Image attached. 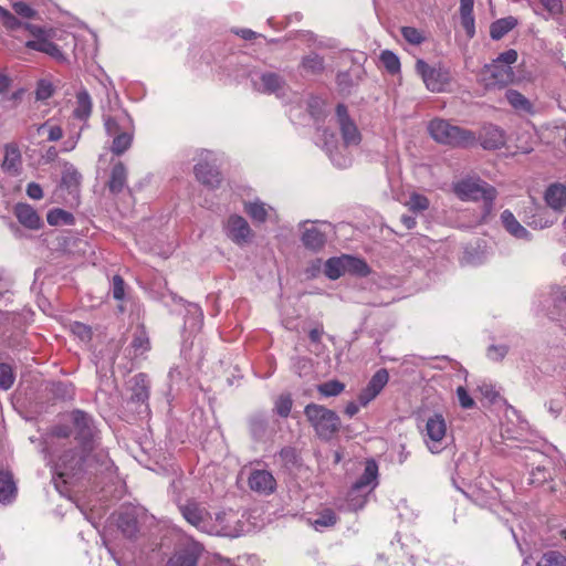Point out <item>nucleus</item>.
<instances>
[{"instance_id":"6","label":"nucleus","mask_w":566,"mask_h":566,"mask_svg":"<svg viewBox=\"0 0 566 566\" xmlns=\"http://www.w3.org/2000/svg\"><path fill=\"white\" fill-rule=\"evenodd\" d=\"M378 465L374 460H368L364 473L354 483L348 494L349 506L353 510H360L366 503V496L356 495V493L369 489L371 491L377 485Z\"/></svg>"},{"instance_id":"3","label":"nucleus","mask_w":566,"mask_h":566,"mask_svg":"<svg viewBox=\"0 0 566 566\" xmlns=\"http://www.w3.org/2000/svg\"><path fill=\"white\" fill-rule=\"evenodd\" d=\"M304 415L321 440L329 441L340 429L339 416L323 405L314 402L306 405Z\"/></svg>"},{"instance_id":"8","label":"nucleus","mask_w":566,"mask_h":566,"mask_svg":"<svg viewBox=\"0 0 566 566\" xmlns=\"http://www.w3.org/2000/svg\"><path fill=\"white\" fill-rule=\"evenodd\" d=\"M216 161L217 158L213 153L202 150L200 153V160L193 168L197 180L212 189L221 184V174L216 166Z\"/></svg>"},{"instance_id":"11","label":"nucleus","mask_w":566,"mask_h":566,"mask_svg":"<svg viewBox=\"0 0 566 566\" xmlns=\"http://www.w3.org/2000/svg\"><path fill=\"white\" fill-rule=\"evenodd\" d=\"M558 217L535 202L524 209V221L533 229L542 230L552 227Z\"/></svg>"},{"instance_id":"9","label":"nucleus","mask_w":566,"mask_h":566,"mask_svg":"<svg viewBox=\"0 0 566 566\" xmlns=\"http://www.w3.org/2000/svg\"><path fill=\"white\" fill-rule=\"evenodd\" d=\"M447 436V423L441 413H434L427 419L423 433V441L430 452L440 453L444 446L443 441Z\"/></svg>"},{"instance_id":"57","label":"nucleus","mask_w":566,"mask_h":566,"mask_svg":"<svg viewBox=\"0 0 566 566\" xmlns=\"http://www.w3.org/2000/svg\"><path fill=\"white\" fill-rule=\"evenodd\" d=\"M14 12L23 18H32L34 15V10L24 2H15L13 4Z\"/></svg>"},{"instance_id":"45","label":"nucleus","mask_w":566,"mask_h":566,"mask_svg":"<svg viewBox=\"0 0 566 566\" xmlns=\"http://www.w3.org/2000/svg\"><path fill=\"white\" fill-rule=\"evenodd\" d=\"M380 61L384 64L385 69L390 74H396L400 71V61L399 57L389 50H385L380 53Z\"/></svg>"},{"instance_id":"43","label":"nucleus","mask_w":566,"mask_h":566,"mask_svg":"<svg viewBox=\"0 0 566 566\" xmlns=\"http://www.w3.org/2000/svg\"><path fill=\"white\" fill-rule=\"evenodd\" d=\"M405 205L410 211L420 213L429 208L430 202L426 196L413 192L410 195L409 200Z\"/></svg>"},{"instance_id":"4","label":"nucleus","mask_w":566,"mask_h":566,"mask_svg":"<svg viewBox=\"0 0 566 566\" xmlns=\"http://www.w3.org/2000/svg\"><path fill=\"white\" fill-rule=\"evenodd\" d=\"M179 511L184 518L195 526L197 530L207 534H232L233 532L227 527H220L213 524L211 514L197 502L189 501L179 506Z\"/></svg>"},{"instance_id":"17","label":"nucleus","mask_w":566,"mask_h":566,"mask_svg":"<svg viewBox=\"0 0 566 566\" xmlns=\"http://www.w3.org/2000/svg\"><path fill=\"white\" fill-rule=\"evenodd\" d=\"M104 127L109 136H116L133 129V119L125 111H118L113 115L104 116Z\"/></svg>"},{"instance_id":"15","label":"nucleus","mask_w":566,"mask_h":566,"mask_svg":"<svg viewBox=\"0 0 566 566\" xmlns=\"http://www.w3.org/2000/svg\"><path fill=\"white\" fill-rule=\"evenodd\" d=\"M248 482L252 491L264 495L273 493L276 488L274 476L266 470H253Z\"/></svg>"},{"instance_id":"29","label":"nucleus","mask_w":566,"mask_h":566,"mask_svg":"<svg viewBox=\"0 0 566 566\" xmlns=\"http://www.w3.org/2000/svg\"><path fill=\"white\" fill-rule=\"evenodd\" d=\"M17 488L10 472H0V502L10 503L15 496Z\"/></svg>"},{"instance_id":"12","label":"nucleus","mask_w":566,"mask_h":566,"mask_svg":"<svg viewBox=\"0 0 566 566\" xmlns=\"http://www.w3.org/2000/svg\"><path fill=\"white\" fill-rule=\"evenodd\" d=\"M224 230L227 237L238 245L248 244L253 238V231L248 221L238 214L229 217Z\"/></svg>"},{"instance_id":"53","label":"nucleus","mask_w":566,"mask_h":566,"mask_svg":"<svg viewBox=\"0 0 566 566\" xmlns=\"http://www.w3.org/2000/svg\"><path fill=\"white\" fill-rule=\"evenodd\" d=\"M461 25L463 27L467 35L471 39L475 34V21L473 13L460 14Z\"/></svg>"},{"instance_id":"42","label":"nucleus","mask_w":566,"mask_h":566,"mask_svg":"<svg viewBox=\"0 0 566 566\" xmlns=\"http://www.w3.org/2000/svg\"><path fill=\"white\" fill-rule=\"evenodd\" d=\"M345 265L347 272L358 274L360 276H366L370 272L369 266L365 261L350 255H345Z\"/></svg>"},{"instance_id":"50","label":"nucleus","mask_w":566,"mask_h":566,"mask_svg":"<svg viewBox=\"0 0 566 566\" xmlns=\"http://www.w3.org/2000/svg\"><path fill=\"white\" fill-rule=\"evenodd\" d=\"M292 409V399L290 396L282 395L275 402V410L281 417H287Z\"/></svg>"},{"instance_id":"40","label":"nucleus","mask_w":566,"mask_h":566,"mask_svg":"<svg viewBox=\"0 0 566 566\" xmlns=\"http://www.w3.org/2000/svg\"><path fill=\"white\" fill-rule=\"evenodd\" d=\"M118 527L123 534L127 537H134L138 532V525L136 518L129 514L124 513L118 517Z\"/></svg>"},{"instance_id":"47","label":"nucleus","mask_w":566,"mask_h":566,"mask_svg":"<svg viewBox=\"0 0 566 566\" xmlns=\"http://www.w3.org/2000/svg\"><path fill=\"white\" fill-rule=\"evenodd\" d=\"M401 35L407 42L413 45H419L424 41L422 32L413 27H402Z\"/></svg>"},{"instance_id":"28","label":"nucleus","mask_w":566,"mask_h":566,"mask_svg":"<svg viewBox=\"0 0 566 566\" xmlns=\"http://www.w3.org/2000/svg\"><path fill=\"white\" fill-rule=\"evenodd\" d=\"M517 25V19L510 15L494 21L490 27V35L493 40L502 39Z\"/></svg>"},{"instance_id":"33","label":"nucleus","mask_w":566,"mask_h":566,"mask_svg":"<svg viewBox=\"0 0 566 566\" xmlns=\"http://www.w3.org/2000/svg\"><path fill=\"white\" fill-rule=\"evenodd\" d=\"M244 211L255 222H264L268 218V208L265 203L260 200L245 202Z\"/></svg>"},{"instance_id":"39","label":"nucleus","mask_w":566,"mask_h":566,"mask_svg":"<svg viewBox=\"0 0 566 566\" xmlns=\"http://www.w3.org/2000/svg\"><path fill=\"white\" fill-rule=\"evenodd\" d=\"M46 220L51 226H69L74 223L73 214L62 209L51 210L48 213Z\"/></svg>"},{"instance_id":"52","label":"nucleus","mask_w":566,"mask_h":566,"mask_svg":"<svg viewBox=\"0 0 566 566\" xmlns=\"http://www.w3.org/2000/svg\"><path fill=\"white\" fill-rule=\"evenodd\" d=\"M112 294L115 300H123L125 296V282L120 275L113 276Z\"/></svg>"},{"instance_id":"63","label":"nucleus","mask_w":566,"mask_h":566,"mask_svg":"<svg viewBox=\"0 0 566 566\" xmlns=\"http://www.w3.org/2000/svg\"><path fill=\"white\" fill-rule=\"evenodd\" d=\"M3 23L9 29H18L21 27V22L12 14L10 13L4 20Z\"/></svg>"},{"instance_id":"54","label":"nucleus","mask_w":566,"mask_h":566,"mask_svg":"<svg viewBox=\"0 0 566 566\" xmlns=\"http://www.w3.org/2000/svg\"><path fill=\"white\" fill-rule=\"evenodd\" d=\"M517 60V52L513 49H510L503 53H501L494 61L499 62L502 65L511 66Z\"/></svg>"},{"instance_id":"25","label":"nucleus","mask_w":566,"mask_h":566,"mask_svg":"<svg viewBox=\"0 0 566 566\" xmlns=\"http://www.w3.org/2000/svg\"><path fill=\"white\" fill-rule=\"evenodd\" d=\"M302 242L308 249L319 250L326 242V235L316 226L312 224L310 228H305Z\"/></svg>"},{"instance_id":"14","label":"nucleus","mask_w":566,"mask_h":566,"mask_svg":"<svg viewBox=\"0 0 566 566\" xmlns=\"http://www.w3.org/2000/svg\"><path fill=\"white\" fill-rule=\"evenodd\" d=\"M478 142L484 149H499L506 144V135L500 127L489 124L484 125L480 134L476 135Z\"/></svg>"},{"instance_id":"23","label":"nucleus","mask_w":566,"mask_h":566,"mask_svg":"<svg viewBox=\"0 0 566 566\" xmlns=\"http://www.w3.org/2000/svg\"><path fill=\"white\" fill-rule=\"evenodd\" d=\"M501 221L507 232L517 239L530 240L531 233L520 223L510 210H504L501 214Z\"/></svg>"},{"instance_id":"48","label":"nucleus","mask_w":566,"mask_h":566,"mask_svg":"<svg viewBox=\"0 0 566 566\" xmlns=\"http://www.w3.org/2000/svg\"><path fill=\"white\" fill-rule=\"evenodd\" d=\"M543 6L544 10L548 13V17L556 18L563 13L562 0H538Z\"/></svg>"},{"instance_id":"61","label":"nucleus","mask_w":566,"mask_h":566,"mask_svg":"<svg viewBox=\"0 0 566 566\" xmlns=\"http://www.w3.org/2000/svg\"><path fill=\"white\" fill-rule=\"evenodd\" d=\"M12 83V80L6 73H0V95L8 92Z\"/></svg>"},{"instance_id":"38","label":"nucleus","mask_w":566,"mask_h":566,"mask_svg":"<svg viewBox=\"0 0 566 566\" xmlns=\"http://www.w3.org/2000/svg\"><path fill=\"white\" fill-rule=\"evenodd\" d=\"M337 515L333 510L326 509L318 513L317 518L312 522L316 531H322L326 527H332L337 523Z\"/></svg>"},{"instance_id":"31","label":"nucleus","mask_w":566,"mask_h":566,"mask_svg":"<svg viewBox=\"0 0 566 566\" xmlns=\"http://www.w3.org/2000/svg\"><path fill=\"white\" fill-rule=\"evenodd\" d=\"M346 272L345 255L331 258L325 263L324 273L331 280H337Z\"/></svg>"},{"instance_id":"60","label":"nucleus","mask_w":566,"mask_h":566,"mask_svg":"<svg viewBox=\"0 0 566 566\" xmlns=\"http://www.w3.org/2000/svg\"><path fill=\"white\" fill-rule=\"evenodd\" d=\"M80 138H81V133H77L75 136H71L70 138H67L63 144V150L64 151L73 150L76 147Z\"/></svg>"},{"instance_id":"37","label":"nucleus","mask_w":566,"mask_h":566,"mask_svg":"<svg viewBox=\"0 0 566 566\" xmlns=\"http://www.w3.org/2000/svg\"><path fill=\"white\" fill-rule=\"evenodd\" d=\"M302 67L311 74L322 73L325 67L324 59L316 53H310L303 57Z\"/></svg>"},{"instance_id":"36","label":"nucleus","mask_w":566,"mask_h":566,"mask_svg":"<svg viewBox=\"0 0 566 566\" xmlns=\"http://www.w3.org/2000/svg\"><path fill=\"white\" fill-rule=\"evenodd\" d=\"M132 142H133L132 130L123 132L122 134L114 136L111 150L115 155H122L130 147Z\"/></svg>"},{"instance_id":"7","label":"nucleus","mask_w":566,"mask_h":566,"mask_svg":"<svg viewBox=\"0 0 566 566\" xmlns=\"http://www.w3.org/2000/svg\"><path fill=\"white\" fill-rule=\"evenodd\" d=\"M416 71L431 92H443L451 81L450 72L447 69L430 66L420 59L416 62Z\"/></svg>"},{"instance_id":"19","label":"nucleus","mask_w":566,"mask_h":566,"mask_svg":"<svg viewBox=\"0 0 566 566\" xmlns=\"http://www.w3.org/2000/svg\"><path fill=\"white\" fill-rule=\"evenodd\" d=\"M546 205L557 214L566 207V186L559 182L552 184L544 193Z\"/></svg>"},{"instance_id":"20","label":"nucleus","mask_w":566,"mask_h":566,"mask_svg":"<svg viewBox=\"0 0 566 566\" xmlns=\"http://www.w3.org/2000/svg\"><path fill=\"white\" fill-rule=\"evenodd\" d=\"M200 552V545L195 543L187 548L177 551L166 566H196Z\"/></svg>"},{"instance_id":"64","label":"nucleus","mask_w":566,"mask_h":566,"mask_svg":"<svg viewBox=\"0 0 566 566\" xmlns=\"http://www.w3.org/2000/svg\"><path fill=\"white\" fill-rule=\"evenodd\" d=\"M324 334L323 327H315L310 331L308 337L313 343H318Z\"/></svg>"},{"instance_id":"10","label":"nucleus","mask_w":566,"mask_h":566,"mask_svg":"<svg viewBox=\"0 0 566 566\" xmlns=\"http://www.w3.org/2000/svg\"><path fill=\"white\" fill-rule=\"evenodd\" d=\"M336 118L344 144L346 146H357L361 140V134L355 122L349 117L344 104L337 105Z\"/></svg>"},{"instance_id":"1","label":"nucleus","mask_w":566,"mask_h":566,"mask_svg":"<svg viewBox=\"0 0 566 566\" xmlns=\"http://www.w3.org/2000/svg\"><path fill=\"white\" fill-rule=\"evenodd\" d=\"M73 424L80 452L73 450L64 452L54 465V473L65 483L69 479L92 468L97 457H103V454L93 453L95 429L92 419L85 412L76 410L73 412Z\"/></svg>"},{"instance_id":"22","label":"nucleus","mask_w":566,"mask_h":566,"mask_svg":"<svg viewBox=\"0 0 566 566\" xmlns=\"http://www.w3.org/2000/svg\"><path fill=\"white\" fill-rule=\"evenodd\" d=\"M14 214L19 222L25 228L38 230L42 221L38 212L28 203H18L14 207Z\"/></svg>"},{"instance_id":"13","label":"nucleus","mask_w":566,"mask_h":566,"mask_svg":"<svg viewBox=\"0 0 566 566\" xmlns=\"http://www.w3.org/2000/svg\"><path fill=\"white\" fill-rule=\"evenodd\" d=\"M566 306V291L560 287L553 289L539 301V311L551 319H556Z\"/></svg>"},{"instance_id":"26","label":"nucleus","mask_w":566,"mask_h":566,"mask_svg":"<svg viewBox=\"0 0 566 566\" xmlns=\"http://www.w3.org/2000/svg\"><path fill=\"white\" fill-rule=\"evenodd\" d=\"M213 524L220 527H227L232 531V534H217L218 536L238 537L241 533V527L237 525V515L233 512H219L212 517Z\"/></svg>"},{"instance_id":"58","label":"nucleus","mask_w":566,"mask_h":566,"mask_svg":"<svg viewBox=\"0 0 566 566\" xmlns=\"http://www.w3.org/2000/svg\"><path fill=\"white\" fill-rule=\"evenodd\" d=\"M507 353V348L505 346H490L488 349L489 358L493 360L502 359Z\"/></svg>"},{"instance_id":"56","label":"nucleus","mask_w":566,"mask_h":566,"mask_svg":"<svg viewBox=\"0 0 566 566\" xmlns=\"http://www.w3.org/2000/svg\"><path fill=\"white\" fill-rule=\"evenodd\" d=\"M74 334H76L82 340L91 339V328L82 323H75L72 327Z\"/></svg>"},{"instance_id":"5","label":"nucleus","mask_w":566,"mask_h":566,"mask_svg":"<svg viewBox=\"0 0 566 566\" xmlns=\"http://www.w3.org/2000/svg\"><path fill=\"white\" fill-rule=\"evenodd\" d=\"M454 192L461 200H483L488 210L496 198V189L480 179H464L454 185Z\"/></svg>"},{"instance_id":"34","label":"nucleus","mask_w":566,"mask_h":566,"mask_svg":"<svg viewBox=\"0 0 566 566\" xmlns=\"http://www.w3.org/2000/svg\"><path fill=\"white\" fill-rule=\"evenodd\" d=\"M505 97L510 105L516 111L531 112V102L520 92L515 90H507L505 93Z\"/></svg>"},{"instance_id":"32","label":"nucleus","mask_w":566,"mask_h":566,"mask_svg":"<svg viewBox=\"0 0 566 566\" xmlns=\"http://www.w3.org/2000/svg\"><path fill=\"white\" fill-rule=\"evenodd\" d=\"M27 46L35 51L44 52L53 57L62 56L60 48L46 39L28 41Z\"/></svg>"},{"instance_id":"51","label":"nucleus","mask_w":566,"mask_h":566,"mask_svg":"<svg viewBox=\"0 0 566 566\" xmlns=\"http://www.w3.org/2000/svg\"><path fill=\"white\" fill-rule=\"evenodd\" d=\"M53 94V86L48 81H40L35 91V97L38 101H45Z\"/></svg>"},{"instance_id":"46","label":"nucleus","mask_w":566,"mask_h":566,"mask_svg":"<svg viewBox=\"0 0 566 566\" xmlns=\"http://www.w3.org/2000/svg\"><path fill=\"white\" fill-rule=\"evenodd\" d=\"M15 380V375L12 367L6 363H0V389H10Z\"/></svg>"},{"instance_id":"30","label":"nucleus","mask_w":566,"mask_h":566,"mask_svg":"<svg viewBox=\"0 0 566 566\" xmlns=\"http://www.w3.org/2000/svg\"><path fill=\"white\" fill-rule=\"evenodd\" d=\"M261 86L260 91L269 94H279L284 87V81L282 77L272 72H268L260 77Z\"/></svg>"},{"instance_id":"18","label":"nucleus","mask_w":566,"mask_h":566,"mask_svg":"<svg viewBox=\"0 0 566 566\" xmlns=\"http://www.w3.org/2000/svg\"><path fill=\"white\" fill-rule=\"evenodd\" d=\"M485 73L489 74L486 83L488 86H504L511 83L514 78V72L511 66L499 64V62L495 61L485 67Z\"/></svg>"},{"instance_id":"27","label":"nucleus","mask_w":566,"mask_h":566,"mask_svg":"<svg viewBox=\"0 0 566 566\" xmlns=\"http://www.w3.org/2000/svg\"><path fill=\"white\" fill-rule=\"evenodd\" d=\"M92 99L87 91L82 90L76 94V104L73 111L75 118L80 120H87L92 113Z\"/></svg>"},{"instance_id":"24","label":"nucleus","mask_w":566,"mask_h":566,"mask_svg":"<svg viewBox=\"0 0 566 566\" xmlns=\"http://www.w3.org/2000/svg\"><path fill=\"white\" fill-rule=\"evenodd\" d=\"M127 169L122 161L116 163L111 171L108 188L113 193H119L126 186Z\"/></svg>"},{"instance_id":"16","label":"nucleus","mask_w":566,"mask_h":566,"mask_svg":"<svg viewBox=\"0 0 566 566\" xmlns=\"http://www.w3.org/2000/svg\"><path fill=\"white\" fill-rule=\"evenodd\" d=\"M389 375L386 369H379L369 380L367 387L359 394L358 401L361 406L368 405L382 390L388 382Z\"/></svg>"},{"instance_id":"35","label":"nucleus","mask_w":566,"mask_h":566,"mask_svg":"<svg viewBox=\"0 0 566 566\" xmlns=\"http://www.w3.org/2000/svg\"><path fill=\"white\" fill-rule=\"evenodd\" d=\"M82 180V175L72 166H65L62 175V185L71 192L76 191Z\"/></svg>"},{"instance_id":"55","label":"nucleus","mask_w":566,"mask_h":566,"mask_svg":"<svg viewBox=\"0 0 566 566\" xmlns=\"http://www.w3.org/2000/svg\"><path fill=\"white\" fill-rule=\"evenodd\" d=\"M457 396L459 403L464 409H470L474 406V400L470 397L468 391L463 387L457 389Z\"/></svg>"},{"instance_id":"21","label":"nucleus","mask_w":566,"mask_h":566,"mask_svg":"<svg viewBox=\"0 0 566 566\" xmlns=\"http://www.w3.org/2000/svg\"><path fill=\"white\" fill-rule=\"evenodd\" d=\"M22 156L19 147L14 144H8L4 147V158L1 169L12 176H18L21 171Z\"/></svg>"},{"instance_id":"49","label":"nucleus","mask_w":566,"mask_h":566,"mask_svg":"<svg viewBox=\"0 0 566 566\" xmlns=\"http://www.w3.org/2000/svg\"><path fill=\"white\" fill-rule=\"evenodd\" d=\"M42 130L48 132V139L50 142H57L63 137V130L57 125H49V123L41 124L38 127V132L41 133Z\"/></svg>"},{"instance_id":"41","label":"nucleus","mask_w":566,"mask_h":566,"mask_svg":"<svg viewBox=\"0 0 566 566\" xmlns=\"http://www.w3.org/2000/svg\"><path fill=\"white\" fill-rule=\"evenodd\" d=\"M132 346L135 350L139 352L140 354L149 350V337L143 325L138 326L136 332L134 333Z\"/></svg>"},{"instance_id":"59","label":"nucleus","mask_w":566,"mask_h":566,"mask_svg":"<svg viewBox=\"0 0 566 566\" xmlns=\"http://www.w3.org/2000/svg\"><path fill=\"white\" fill-rule=\"evenodd\" d=\"M27 195L31 199L39 200V199H41L43 197V191H42V188H41V186L39 184L30 182L27 186Z\"/></svg>"},{"instance_id":"2","label":"nucleus","mask_w":566,"mask_h":566,"mask_svg":"<svg viewBox=\"0 0 566 566\" xmlns=\"http://www.w3.org/2000/svg\"><path fill=\"white\" fill-rule=\"evenodd\" d=\"M430 136L439 144L454 148L476 145V135L470 129L452 125L442 118H434L428 125Z\"/></svg>"},{"instance_id":"44","label":"nucleus","mask_w":566,"mask_h":566,"mask_svg":"<svg viewBox=\"0 0 566 566\" xmlns=\"http://www.w3.org/2000/svg\"><path fill=\"white\" fill-rule=\"evenodd\" d=\"M345 389V385L338 380H329L317 386V391L324 397H336Z\"/></svg>"},{"instance_id":"62","label":"nucleus","mask_w":566,"mask_h":566,"mask_svg":"<svg viewBox=\"0 0 566 566\" xmlns=\"http://www.w3.org/2000/svg\"><path fill=\"white\" fill-rule=\"evenodd\" d=\"M474 0H460V14L473 13Z\"/></svg>"}]
</instances>
